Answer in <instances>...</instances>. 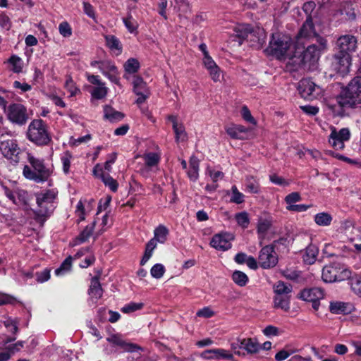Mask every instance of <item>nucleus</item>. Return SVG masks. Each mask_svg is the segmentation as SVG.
Segmentation results:
<instances>
[{"mask_svg": "<svg viewBox=\"0 0 361 361\" xmlns=\"http://www.w3.org/2000/svg\"><path fill=\"white\" fill-rule=\"evenodd\" d=\"M241 115L245 121L252 124L256 123L255 119L252 116L251 112L247 106H243L242 107Z\"/></svg>", "mask_w": 361, "mask_h": 361, "instance_id": "60", "label": "nucleus"}, {"mask_svg": "<svg viewBox=\"0 0 361 361\" xmlns=\"http://www.w3.org/2000/svg\"><path fill=\"white\" fill-rule=\"evenodd\" d=\"M226 133L232 139L245 140L246 138V133L248 132V128L240 124H232L226 128Z\"/></svg>", "mask_w": 361, "mask_h": 361, "instance_id": "20", "label": "nucleus"}, {"mask_svg": "<svg viewBox=\"0 0 361 361\" xmlns=\"http://www.w3.org/2000/svg\"><path fill=\"white\" fill-rule=\"evenodd\" d=\"M8 120L13 124L23 126L29 119V115L25 106L20 103H12L8 106L6 105V111Z\"/></svg>", "mask_w": 361, "mask_h": 361, "instance_id": "10", "label": "nucleus"}, {"mask_svg": "<svg viewBox=\"0 0 361 361\" xmlns=\"http://www.w3.org/2000/svg\"><path fill=\"white\" fill-rule=\"evenodd\" d=\"M269 180L277 185L280 186H288L289 185V182L285 180L283 178L279 176L277 174L274 173L269 176Z\"/></svg>", "mask_w": 361, "mask_h": 361, "instance_id": "58", "label": "nucleus"}, {"mask_svg": "<svg viewBox=\"0 0 361 361\" xmlns=\"http://www.w3.org/2000/svg\"><path fill=\"white\" fill-rule=\"evenodd\" d=\"M339 106L343 109H355L361 104V76L353 78L337 97Z\"/></svg>", "mask_w": 361, "mask_h": 361, "instance_id": "3", "label": "nucleus"}, {"mask_svg": "<svg viewBox=\"0 0 361 361\" xmlns=\"http://www.w3.org/2000/svg\"><path fill=\"white\" fill-rule=\"evenodd\" d=\"M274 307L285 311L290 309V297L288 295H275L274 298Z\"/></svg>", "mask_w": 361, "mask_h": 361, "instance_id": "33", "label": "nucleus"}, {"mask_svg": "<svg viewBox=\"0 0 361 361\" xmlns=\"http://www.w3.org/2000/svg\"><path fill=\"white\" fill-rule=\"evenodd\" d=\"M59 31L63 37H69L73 33L72 28L67 21H63L59 24Z\"/></svg>", "mask_w": 361, "mask_h": 361, "instance_id": "55", "label": "nucleus"}, {"mask_svg": "<svg viewBox=\"0 0 361 361\" xmlns=\"http://www.w3.org/2000/svg\"><path fill=\"white\" fill-rule=\"evenodd\" d=\"M296 45L299 44L316 42L321 45V48H327V40L324 37L320 36L315 31L312 16L307 17L300 27L297 36Z\"/></svg>", "mask_w": 361, "mask_h": 361, "instance_id": "7", "label": "nucleus"}, {"mask_svg": "<svg viewBox=\"0 0 361 361\" xmlns=\"http://www.w3.org/2000/svg\"><path fill=\"white\" fill-rule=\"evenodd\" d=\"M0 26L6 30H9L12 26L11 20L5 13L0 14Z\"/></svg>", "mask_w": 361, "mask_h": 361, "instance_id": "62", "label": "nucleus"}, {"mask_svg": "<svg viewBox=\"0 0 361 361\" xmlns=\"http://www.w3.org/2000/svg\"><path fill=\"white\" fill-rule=\"evenodd\" d=\"M233 240L232 234L227 232H221L214 235L209 245L218 250L226 251L231 248V241Z\"/></svg>", "mask_w": 361, "mask_h": 361, "instance_id": "15", "label": "nucleus"}, {"mask_svg": "<svg viewBox=\"0 0 361 361\" xmlns=\"http://www.w3.org/2000/svg\"><path fill=\"white\" fill-rule=\"evenodd\" d=\"M276 295H288L292 291V286L287 285L283 281H279L274 286Z\"/></svg>", "mask_w": 361, "mask_h": 361, "instance_id": "40", "label": "nucleus"}, {"mask_svg": "<svg viewBox=\"0 0 361 361\" xmlns=\"http://www.w3.org/2000/svg\"><path fill=\"white\" fill-rule=\"evenodd\" d=\"M169 121L172 123V128L175 134V141L178 143L188 139V134L183 123L178 122L177 116L169 115L167 117Z\"/></svg>", "mask_w": 361, "mask_h": 361, "instance_id": "18", "label": "nucleus"}, {"mask_svg": "<svg viewBox=\"0 0 361 361\" xmlns=\"http://www.w3.org/2000/svg\"><path fill=\"white\" fill-rule=\"evenodd\" d=\"M271 222L268 219H260L257 226V233L259 240H263L271 227Z\"/></svg>", "mask_w": 361, "mask_h": 361, "instance_id": "32", "label": "nucleus"}, {"mask_svg": "<svg viewBox=\"0 0 361 361\" xmlns=\"http://www.w3.org/2000/svg\"><path fill=\"white\" fill-rule=\"evenodd\" d=\"M292 45V40L290 37L280 32H274L271 35L269 46L266 51L269 55L281 59L286 54Z\"/></svg>", "mask_w": 361, "mask_h": 361, "instance_id": "8", "label": "nucleus"}, {"mask_svg": "<svg viewBox=\"0 0 361 361\" xmlns=\"http://www.w3.org/2000/svg\"><path fill=\"white\" fill-rule=\"evenodd\" d=\"M197 317L204 318H211L214 315V312L209 307H204L199 310L196 313Z\"/></svg>", "mask_w": 361, "mask_h": 361, "instance_id": "63", "label": "nucleus"}, {"mask_svg": "<svg viewBox=\"0 0 361 361\" xmlns=\"http://www.w3.org/2000/svg\"><path fill=\"white\" fill-rule=\"evenodd\" d=\"M108 93V88L104 85H99L93 88L91 92V96L96 99H102L104 98Z\"/></svg>", "mask_w": 361, "mask_h": 361, "instance_id": "51", "label": "nucleus"}, {"mask_svg": "<svg viewBox=\"0 0 361 361\" xmlns=\"http://www.w3.org/2000/svg\"><path fill=\"white\" fill-rule=\"evenodd\" d=\"M298 90L301 97L305 100L312 101L320 94L319 87L309 79H302L299 82Z\"/></svg>", "mask_w": 361, "mask_h": 361, "instance_id": "13", "label": "nucleus"}, {"mask_svg": "<svg viewBox=\"0 0 361 361\" xmlns=\"http://www.w3.org/2000/svg\"><path fill=\"white\" fill-rule=\"evenodd\" d=\"M24 343H25V341H18L16 343H13V344L7 345L6 347V350H8L9 353H11V355H12L15 353L20 351L21 350V348H23Z\"/></svg>", "mask_w": 361, "mask_h": 361, "instance_id": "64", "label": "nucleus"}, {"mask_svg": "<svg viewBox=\"0 0 361 361\" xmlns=\"http://www.w3.org/2000/svg\"><path fill=\"white\" fill-rule=\"evenodd\" d=\"M47 128V125L42 119H34L29 124L27 138L37 146L49 145L52 139Z\"/></svg>", "mask_w": 361, "mask_h": 361, "instance_id": "6", "label": "nucleus"}, {"mask_svg": "<svg viewBox=\"0 0 361 361\" xmlns=\"http://www.w3.org/2000/svg\"><path fill=\"white\" fill-rule=\"evenodd\" d=\"M247 190L253 194H258L260 192L259 183L256 180L253 176L247 178L245 183Z\"/></svg>", "mask_w": 361, "mask_h": 361, "instance_id": "43", "label": "nucleus"}, {"mask_svg": "<svg viewBox=\"0 0 361 361\" xmlns=\"http://www.w3.org/2000/svg\"><path fill=\"white\" fill-rule=\"evenodd\" d=\"M56 197L57 192L54 190H47L37 195L36 202L38 208L33 211V214L35 221L41 226L44 225L56 209L54 200Z\"/></svg>", "mask_w": 361, "mask_h": 361, "instance_id": "1", "label": "nucleus"}, {"mask_svg": "<svg viewBox=\"0 0 361 361\" xmlns=\"http://www.w3.org/2000/svg\"><path fill=\"white\" fill-rule=\"evenodd\" d=\"M106 45L111 51L115 53L116 56L120 55L123 51L122 44L115 35H108L104 36Z\"/></svg>", "mask_w": 361, "mask_h": 361, "instance_id": "25", "label": "nucleus"}, {"mask_svg": "<svg viewBox=\"0 0 361 361\" xmlns=\"http://www.w3.org/2000/svg\"><path fill=\"white\" fill-rule=\"evenodd\" d=\"M307 47L303 46L302 48L295 45V50L292 60L297 63L300 67L305 66L306 64L314 65L319 59L320 54L326 48H321V45L316 42L306 43Z\"/></svg>", "mask_w": 361, "mask_h": 361, "instance_id": "4", "label": "nucleus"}, {"mask_svg": "<svg viewBox=\"0 0 361 361\" xmlns=\"http://www.w3.org/2000/svg\"><path fill=\"white\" fill-rule=\"evenodd\" d=\"M201 357L205 360H233L234 357L229 351L223 348L205 350L201 353Z\"/></svg>", "mask_w": 361, "mask_h": 361, "instance_id": "17", "label": "nucleus"}, {"mask_svg": "<svg viewBox=\"0 0 361 361\" xmlns=\"http://www.w3.org/2000/svg\"><path fill=\"white\" fill-rule=\"evenodd\" d=\"M336 44L335 60L341 67L348 68L351 64V54L357 48V39L353 35H344L337 39Z\"/></svg>", "mask_w": 361, "mask_h": 361, "instance_id": "5", "label": "nucleus"}, {"mask_svg": "<svg viewBox=\"0 0 361 361\" xmlns=\"http://www.w3.org/2000/svg\"><path fill=\"white\" fill-rule=\"evenodd\" d=\"M165 267L161 264H155L150 270V274L155 279L161 278L165 273Z\"/></svg>", "mask_w": 361, "mask_h": 361, "instance_id": "54", "label": "nucleus"}, {"mask_svg": "<svg viewBox=\"0 0 361 361\" xmlns=\"http://www.w3.org/2000/svg\"><path fill=\"white\" fill-rule=\"evenodd\" d=\"M157 243H156V240L154 239H151L147 243L144 255L140 262L141 266L145 265L151 258L153 254V251L157 247Z\"/></svg>", "mask_w": 361, "mask_h": 361, "instance_id": "30", "label": "nucleus"}, {"mask_svg": "<svg viewBox=\"0 0 361 361\" xmlns=\"http://www.w3.org/2000/svg\"><path fill=\"white\" fill-rule=\"evenodd\" d=\"M125 114L114 109L110 105L104 106V118L109 121L114 123L123 119Z\"/></svg>", "mask_w": 361, "mask_h": 361, "instance_id": "23", "label": "nucleus"}, {"mask_svg": "<svg viewBox=\"0 0 361 361\" xmlns=\"http://www.w3.org/2000/svg\"><path fill=\"white\" fill-rule=\"evenodd\" d=\"M123 22L128 31L130 33H134L138 27L137 22L130 13H129L126 18H123Z\"/></svg>", "mask_w": 361, "mask_h": 361, "instance_id": "49", "label": "nucleus"}, {"mask_svg": "<svg viewBox=\"0 0 361 361\" xmlns=\"http://www.w3.org/2000/svg\"><path fill=\"white\" fill-rule=\"evenodd\" d=\"M324 298V289L318 287L307 288L301 290L298 298L311 302L312 308L317 311L320 306V300Z\"/></svg>", "mask_w": 361, "mask_h": 361, "instance_id": "11", "label": "nucleus"}, {"mask_svg": "<svg viewBox=\"0 0 361 361\" xmlns=\"http://www.w3.org/2000/svg\"><path fill=\"white\" fill-rule=\"evenodd\" d=\"M88 293L97 299L102 298L103 289L99 281V276H94L92 278Z\"/></svg>", "mask_w": 361, "mask_h": 361, "instance_id": "26", "label": "nucleus"}, {"mask_svg": "<svg viewBox=\"0 0 361 361\" xmlns=\"http://www.w3.org/2000/svg\"><path fill=\"white\" fill-rule=\"evenodd\" d=\"M16 303L17 300L13 296L6 293H0V306L5 305H15Z\"/></svg>", "mask_w": 361, "mask_h": 361, "instance_id": "57", "label": "nucleus"}, {"mask_svg": "<svg viewBox=\"0 0 361 361\" xmlns=\"http://www.w3.org/2000/svg\"><path fill=\"white\" fill-rule=\"evenodd\" d=\"M27 161L30 166L25 165L23 173L25 178L36 183H44L51 176L52 170L44 163V159L27 153Z\"/></svg>", "mask_w": 361, "mask_h": 361, "instance_id": "2", "label": "nucleus"}, {"mask_svg": "<svg viewBox=\"0 0 361 361\" xmlns=\"http://www.w3.org/2000/svg\"><path fill=\"white\" fill-rule=\"evenodd\" d=\"M83 11L84 13L90 18H92L96 21V15L93 6L89 2H83Z\"/></svg>", "mask_w": 361, "mask_h": 361, "instance_id": "61", "label": "nucleus"}, {"mask_svg": "<svg viewBox=\"0 0 361 361\" xmlns=\"http://www.w3.org/2000/svg\"><path fill=\"white\" fill-rule=\"evenodd\" d=\"M241 347L246 354H256L262 349V346L255 338H242Z\"/></svg>", "mask_w": 361, "mask_h": 361, "instance_id": "22", "label": "nucleus"}, {"mask_svg": "<svg viewBox=\"0 0 361 361\" xmlns=\"http://www.w3.org/2000/svg\"><path fill=\"white\" fill-rule=\"evenodd\" d=\"M258 263L263 269L274 267L278 263V256L274 245L264 246L259 251Z\"/></svg>", "mask_w": 361, "mask_h": 361, "instance_id": "12", "label": "nucleus"}, {"mask_svg": "<svg viewBox=\"0 0 361 361\" xmlns=\"http://www.w3.org/2000/svg\"><path fill=\"white\" fill-rule=\"evenodd\" d=\"M106 341L114 345L119 347L125 352L134 353L144 351V348L142 347L136 343L127 342L123 340L119 334H113L111 337L107 338Z\"/></svg>", "mask_w": 361, "mask_h": 361, "instance_id": "16", "label": "nucleus"}, {"mask_svg": "<svg viewBox=\"0 0 361 361\" xmlns=\"http://www.w3.org/2000/svg\"><path fill=\"white\" fill-rule=\"evenodd\" d=\"M351 270L345 268L339 262L326 264L322 269V278L326 283H333L347 280L350 277Z\"/></svg>", "mask_w": 361, "mask_h": 361, "instance_id": "9", "label": "nucleus"}, {"mask_svg": "<svg viewBox=\"0 0 361 361\" xmlns=\"http://www.w3.org/2000/svg\"><path fill=\"white\" fill-rule=\"evenodd\" d=\"M8 63L10 66V70L15 73H20L23 71V61L17 55L13 54L8 59Z\"/></svg>", "mask_w": 361, "mask_h": 361, "instance_id": "29", "label": "nucleus"}, {"mask_svg": "<svg viewBox=\"0 0 361 361\" xmlns=\"http://www.w3.org/2000/svg\"><path fill=\"white\" fill-rule=\"evenodd\" d=\"M98 68L104 76L111 72L115 73L117 71V67L111 61H102Z\"/></svg>", "mask_w": 361, "mask_h": 361, "instance_id": "42", "label": "nucleus"}, {"mask_svg": "<svg viewBox=\"0 0 361 361\" xmlns=\"http://www.w3.org/2000/svg\"><path fill=\"white\" fill-rule=\"evenodd\" d=\"M347 280H348L352 291L361 298V276L357 274L352 275L351 273L350 277L347 279Z\"/></svg>", "mask_w": 361, "mask_h": 361, "instance_id": "31", "label": "nucleus"}, {"mask_svg": "<svg viewBox=\"0 0 361 361\" xmlns=\"http://www.w3.org/2000/svg\"><path fill=\"white\" fill-rule=\"evenodd\" d=\"M154 234V237L152 239L156 240L157 243L159 242L164 244L167 240V236L169 234V230L166 226L159 224L157 228H155Z\"/></svg>", "mask_w": 361, "mask_h": 361, "instance_id": "28", "label": "nucleus"}, {"mask_svg": "<svg viewBox=\"0 0 361 361\" xmlns=\"http://www.w3.org/2000/svg\"><path fill=\"white\" fill-rule=\"evenodd\" d=\"M143 302H130L128 304H126L122 308L121 312L125 314H130L134 312L137 310H142L144 307Z\"/></svg>", "mask_w": 361, "mask_h": 361, "instance_id": "50", "label": "nucleus"}, {"mask_svg": "<svg viewBox=\"0 0 361 361\" xmlns=\"http://www.w3.org/2000/svg\"><path fill=\"white\" fill-rule=\"evenodd\" d=\"M237 224L243 228H247L250 224V218L246 212L237 213L235 216Z\"/></svg>", "mask_w": 361, "mask_h": 361, "instance_id": "48", "label": "nucleus"}, {"mask_svg": "<svg viewBox=\"0 0 361 361\" xmlns=\"http://www.w3.org/2000/svg\"><path fill=\"white\" fill-rule=\"evenodd\" d=\"M99 178L105 186L108 187L112 192H116L118 190V181L113 178L109 173L99 174Z\"/></svg>", "mask_w": 361, "mask_h": 361, "instance_id": "36", "label": "nucleus"}, {"mask_svg": "<svg viewBox=\"0 0 361 361\" xmlns=\"http://www.w3.org/2000/svg\"><path fill=\"white\" fill-rule=\"evenodd\" d=\"M4 324L5 327L11 332L13 335H16L18 331V327L17 323L11 319H8L4 321Z\"/></svg>", "mask_w": 361, "mask_h": 361, "instance_id": "59", "label": "nucleus"}, {"mask_svg": "<svg viewBox=\"0 0 361 361\" xmlns=\"http://www.w3.org/2000/svg\"><path fill=\"white\" fill-rule=\"evenodd\" d=\"M319 253L318 247L312 244L309 245L306 249L305 252L303 255V260L305 263L307 264H312L317 259V255Z\"/></svg>", "mask_w": 361, "mask_h": 361, "instance_id": "27", "label": "nucleus"}, {"mask_svg": "<svg viewBox=\"0 0 361 361\" xmlns=\"http://www.w3.org/2000/svg\"><path fill=\"white\" fill-rule=\"evenodd\" d=\"M301 200L302 197L300 192H293L285 197L284 201L288 204L287 206H291Z\"/></svg>", "mask_w": 361, "mask_h": 361, "instance_id": "56", "label": "nucleus"}, {"mask_svg": "<svg viewBox=\"0 0 361 361\" xmlns=\"http://www.w3.org/2000/svg\"><path fill=\"white\" fill-rule=\"evenodd\" d=\"M332 219L331 215L327 212L318 213L314 217L315 223L320 226H328L331 225Z\"/></svg>", "mask_w": 361, "mask_h": 361, "instance_id": "35", "label": "nucleus"}, {"mask_svg": "<svg viewBox=\"0 0 361 361\" xmlns=\"http://www.w3.org/2000/svg\"><path fill=\"white\" fill-rule=\"evenodd\" d=\"M0 150L2 154L8 159H11L16 162L18 161L20 148L16 140L8 139L1 141L0 143Z\"/></svg>", "mask_w": 361, "mask_h": 361, "instance_id": "14", "label": "nucleus"}, {"mask_svg": "<svg viewBox=\"0 0 361 361\" xmlns=\"http://www.w3.org/2000/svg\"><path fill=\"white\" fill-rule=\"evenodd\" d=\"M145 164L147 167L157 166L160 161V156L155 152H149L143 155Z\"/></svg>", "mask_w": 361, "mask_h": 361, "instance_id": "39", "label": "nucleus"}, {"mask_svg": "<svg viewBox=\"0 0 361 361\" xmlns=\"http://www.w3.org/2000/svg\"><path fill=\"white\" fill-rule=\"evenodd\" d=\"M232 196L230 199V202L235 204H241L244 202L245 195L240 192L235 185H233L231 188Z\"/></svg>", "mask_w": 361, "mask_h": 361, "instance_id": "52", "label": "nucleus"}, {"mask_svg": "<svg viewBox=\"0 0 361 361\" xmlns=\"http://www.w3.org/2000/svg\"><path fill=\"white\" fill-rule=\"evenodd\" d=\"M97 221L94 220L91 224L86 226L84 229L73 240L74 245H78L88 241L92 235Z\"/></svg>", "mask_w": 361, "mask_h": 361, "instance_id": "21", "label": "nucleus"}, {"mask_svg": "<svg viewBox=\"0 0 361 361\" xmlns=\"http://www.w3.org/2000/svg\"><path fill=\"white\" fill-rule=\"evenodd\" d=\"M72 261L73 258L71 256H68V257H66L63 261L60 267L55 270V274L59 276L61 274V273L63 271H70L72 267Z\"/></svg>", "mask_w": 361, "mask_h": 361, "instance_id": "53", "label": "nucleus"}, {"mask_svg": "<svg viewBox=\"0 0 361 361\" xmlns=\"http://www.w3.org/2000/svg\"><path fill=\"white\" fill-rule=\"evenodd\" d=\"M329 142L336 150H341L345 147L344 143L340 140L339 137L336 134V128L331 129Z\"/></svg>", "mask_w": 361, "mask_h": 361, "instance_id": "37", "label": "nucleus"}, {"mask_svg": "<svg viewBox=\"0 0 361 361\" xmlns=\"http://www.w3.org/2000/svg\"><path fill=\"white\" fill-rule=\"evenodd\" d=\"M51 269L49 268H45L42 271H35V281L38 283H43L48 281L51 278Z\"/></svg>", "mask_w": 361, "mask_h": 361, "instance_id": "44", "label": "nucleus"}, {"mask_svg": "<svg viewBox=\"0 0 361 361\" xmlns=\"http://www.w3.org/2000/svg\"><path fill=\"white\" fill-rule=\"evenodd\" d=\"M232 279L235 284L240 287L245 286L249 281L248 276L241 271H235L232 274Z\"/></svg>", "mask_w": 361, "mask_h": 361, "instance_id": "38", "label": "nucleus"}, {"mask_svg": "<svg viewBox=\"0 0 361 361\" xmlns=\"http://www.w3.org/2000/svg\"><path fill=\"white\" fill-rule=\"evenodd\" d=\"M252 32L253 30L250 25L238 28L235 30V37L238 39V43L241 44L244 40L248 38L249 35H251Z\"/></svg>", "mask_w": 361, "mask_h": 361, "instance_id": "41", "label": "nucleus"}, {"mask_svg": "<svg viewBox=\"0 0 361 361\" xmlns=\"http://www.w3.org/2000/svg\"><path fill=\"white\" fill-rule=\"evenodd\" d=\"M64 87L70 92L71 97L76 96L80 93V90L75 85V82L70 75L67 77Z\"/></svg>", "mask_w": 361, "mask_h": 361, "instance_id": "47", "label": "nucleus"}, {"mask_svg": "<svg viewBox=\"0 0 361 361\" xmlns=\"http://www.w3.org/2000/svg\"><path fill=\"white\" fill-rule=\"evenodd\" d=\"M200 160L194 155L190 157L189 160V169L187 175L189 179L195 182L199 178Z\"/></svg>", "mask_w": 361, "mask_h": 361, "instance_id": "24", "label": "nucleus"}, {"mask_svg": "<svg viewBox=\"0 0 361 361\" xmlns=\"http://www.w3.org/2000/svg\"><path fill=\"white\" fill-rule=\"evenodd\" d=\"M353 306L349 302L331 301L329 304V311L334 314H348L353 311Z\"/></svg>", "mask_w": 361, "mask_h": 361, "instance_id": "19", "label": "nucleus"}, {"mask_svg": "<svg viewBox=\"0 0 361 361\" xmlns=\"http://www.w3.org/2000/svg\"><path fill=\"white\" fill-rule=\"evenodd\" d=\"M133 92H144L147 88V83L144 81L143 78L140 75L133 76Z\"/></svg>", "mask_w": 361, "mask_h": 361, "instance_id": "46", "label": "nucleus"}, {"mask_svg": "<svg viewBox=\"0 0 361 361\" xmlns=\"http://www.w3.org/2000/svg\"><path fill=\"white\" fill-rule=\"evenodd\" d=\"M73 158L72 153L67 150L61 157V160L63 165V171L65 174H68L70 172L71 161Z\"/></svg>", "mask_w": 361, "mask_h": 361, "instance_id": "45", "label": "nucleus"}, {"mask_svg": "<svg viewBox=\"0 0 361 361\" xmlns=\"http://www.w3.org/2000/svg\"><path fill=\"white\" fill-rule=\"evenodd\" d=\"M123 68L126 73L135 74L138 72L140 64L137 59L130 58L123 64Z\"/></svg>", "mask_w": 361, "mask_h": 361, "instance_id": "34", "label": "nucleus"}]
</instances>
